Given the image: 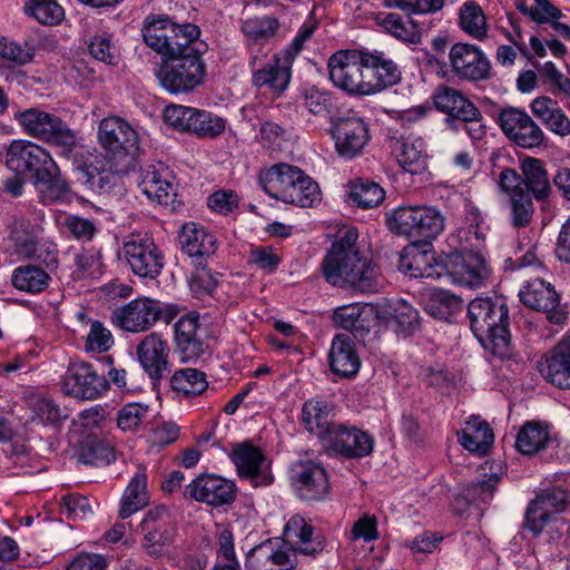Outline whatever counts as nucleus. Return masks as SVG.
<instances>
[{
	"mask_svg": "<svg viewBox=\"0 0 570 570\" xmlns=\"http://www.w3.org/2000/svg\"><path fill=\"white\" fill-rule=\"evenodd\" d=\"M263 189L273 198L299 207H313L321 200L316 181L298 167L287 164L272 166L261 176Z\"/></svg>",
	"mask_w": 570,
	"mask_h": 570,
	"instance_id": "5",
	"label": "nucleus"
},
{
	"mask_svg": "<svg viewBox=\"0 0 570 570\" xmlns=\"http://www.w3.org/2000/svg\"><path fill=\"white\" fill-rule=\"evenodd\" d=\"M391 316L402 332H410L419 325L417 311L403 299L391 306Z\"/></svg>",
	"mask_w": 570,
	"mask_h": 570,
	"instance_id": "64",
	"label": "nucleus"
},
{
	"mask_svg": "<svg viewBox=\"0 0 570 570\" xmlns=\"http://www.w3.org/2000/svg\"><path fill=\"white\" fill-rule=\"evenodd\" d=\"M229 458L239 476L249 479L256 487L271 484L273 479L265 472L266 456L258 446L248 441L235 444Z\"/></svg>",
	"mask_w": 570,
	"mask_h": 570,
	"instance_id": "24",
	"label": "nucleus"
},
{
	"mask_svg": "<svg viewBox=\"0 0 570 570\" xmlns=\"http://www.w3.org/2000/svg\"><path fill=\"white\" fill-rule=\"evenodd\" d=\"M114 345L111 332L99 321L90 324L86 338V351L92 353H105Z\"/></svg>",
	"mask_w": 570,
	"mask_h": 570,
	"instance_id": "60",
	"label": "nucleus"
},
{
	"mask_svg": "<svg viewBox=\"0 0 570 570\" xmlns=\"http://www.w3.org/2000/svg\"><path fill=\"white\" fill-rule=\"evenodd\" d=\"M195 109L193 107L171 105L164 109V120L179 131L191 132Z\"/></svg>",
	"mask_w": 570,
	"mask_h": 570,
	"instance_id": "61",
	"label": "nucleus"
},
{
	"mask_svg": "<svg viewBox=\"0 0 570 570\" xmlns=\"http://www.w3.org/2000/svg\"><path fill=\"white\" fill-rule=\"evenodd\" d=\"M32 421L40 423H58L67 417V414L51 400L35 396L30 400Z\"/></svg>",
	"mask_w": 570,
	"mask_h": 570,
	"instance_id": "58",
	"label": "nucleus"
},
{
	"mask_svg": "<svg viewBox=\"0 0 570 570\" xmlns=\"http://www.w3.org/2000/svg\"><path fill=\"white\" fill-rule=\"evenodd\" d=\"M179 244L184 253L202 265L217 250V238L206 227L197 223H186L179 234Z\"/></svg>",
	"mask_w": 570,
	"mask_h": 570,
	"instance_id": "27",
	"label": "nucleus"
},
{
	"mask_svg": "<svg viewBox=\"0 0 570 570\" xmlns=\"http://www.w3.org/2000/svg\"><path fill=\"white\" fill-rule=\"evenodd\" d=\"M169 354L167 340L157 332L144 336L136 346L137 360L153 381H159L169 372Z\"/></svg>",
	"mask_w": 570,
	"mask_h": 570,
	"instance_id": "23",
	"label": "nucleus"
},
{
	"mask_svg": "<svg viewBox=\"0 0 570 570\" xmlns=\"http://www.w3.org/2000/svg\"><path fill=\"white\" fill-rule=\"evenodd\" d=\"M283 540L285 548L273 540L254 547L246 557V570H295L298 554L315 558L325 548L324 537L298 514L285 524Z\"/></svg>",
	"mask_w": 570,
	"mask_h": 570,
	"instance_id": "2",
	"label": "nucleus"
},
{
	"mask_svg": "<svg viewBox=\"0 0 570 570\" xmlns=\"http://www.w3.org/2000/svg\"><path fill=\"white\" fill-rule=\"evenodd\" d=\"M61 513L71 520H85L92 514V508L88 498L77 493L61 498Z\"/></svg>",
	"mask_w": 570,
	"mask_h": 570,
	"instance_id": "62",
	"label": "nucleus"
},
{
	"mask_svg": "<svg viewBox=\"0 0 570 570\" xmlns=\"http://www.w3.org/2000/svg\"><path fill=\"white\" fill-rule=\"evenodd\" d=\"M14 119L29 136L61 149L62 157H69L75 149V134L57 116L39 108H29L14 114Z\"/></svg>",
	"mask_w": 570,
	"mask_h": 570,
	"instance_id": "8",
	"label": "nucleus"
},
{
	"mask_svg": "<svg viewBox=\"0 0 570 570\" xmlns=\"http://www.w3.org/2000/svg\"><path fill=\"white\" fill-rule=\"evenodd\" d=\"M225 120L206 110L195 109L191 132L199 137L215 138L225 130Z\"/></svg>",
	"mask_w": 570,
	"mask_h": 570,
	"instance_id": "56",
	"label": "nucleus"
},
{
	"mask_svg": "<svg viewBox=\"0 0 570 570\" xmlns=\"http://www.w3.org/2000/svg\"><path fill=\"white\" fill-rule=\"evenodd\" d=\"M328 78L334 87L348 96L364 97V63L362 49L334 52L327 61Z\"/></svg>",
	"mask_w": 570,
	"mask_h": 570,
	"instance_id": "9",
	"label": "nucleus"
},
{
	"mask_svg": "<svg viewBox=\"0 0 570 570\" xmlns=\"http://www.w3.org/2000/svg\"><path fill=\"white\" fill-rule=\"evenodd\" d=\"M444 275L459 285L479 287L489 278L490 268L479 252H455L444 259Z\"/></svg>",
	"mask_w": 570,
	"mask_h": 570,
	"instance_id": "16",
	"label": "nucleus"
},
{
	"mask_svg": "<svg viewBox=\"0 0 570 570\" xmlns=\"http://www.w3.org/2000/svg\"><path fill=\"white\" fill-rule=\"evenodd\" d=\"M400 267L415 278L439 279L444 276V261L436 262L434 253L416 247L404 248Z\"/></svg>",
	"mask_w": 570,
	"mask_h": 570,
	"instance_id": "31",
	"label": "nucleus"
},
{
	"mask_svg": "<svg viewBox=\"0 0 570 570\" xmlns=\"http://www.w3.org/2000/svg\"><path fill=\"white\" fill-rule=\"evenodd\" d=\"M336 153L346 159L360 155L368 142V126L357 116L341 117L331 128Z\"/></svg>",
	"mask_w": 570,
	"mask_h": 570,
	"instance_id": "20",
	"label": "nucleus"
},
{
	"mask_svg": "<svg viewBox=\"0 0 570 570\" xmlns=\"http://www.w3.org/2000/svg\"><path fill=\"white\" fill-rule=\"evenodd\" d=\"M470 327L480 344L492 354L510 353L509 311L499 297H476L468 306Z\"/></svg>",
	"mask_w": 570,
	"mask_h": 570,
	"instance_id": "4",
	"label": "nucleus"
},
{
	"mask_svg": "<svg viewBox=\"0 0 570 570\" xmlns=\"http://www.w3.org/2000/svg\"><path fill=\"white\" fill-rule=\"evenodd\" d=\"M364 63V97L376 95L401 80L397 65L384 52L362 49Z\"/></svg>",
	"mask_w": 570,
	"mask_h": 570,
	"instance_id": "19",
	"label": "nucleus"
},
{
	"mask_svg": "<svg viewBox=\"0 0 570 570\" xmlns=\"http://www.w3.org/2000/svg\"><path fill=\"white\" fill-rule=\"evenodd\" d=\"M176 316L171 305L150 297H138L116 308L112 322L124 332L138 334L148 332L157 322L169 324Z\"/></svg>",
	"mask_w": 570,
	"mask_h": 570,
	"instance_id": "7",
	"label": "nucleus"
},
{
	"mask_svg": "<svg viewBox=\"0 0 570 570\" xmlns=\"http://www.w3.org/2000/svg\"><path fill=\"white\" fill-rule=\"evenodd\" d=\"M170 386L183 396H196L206 391L208 382L204 372L186 367L175 371L170 377Z\"/></svg>",
	"mask_w": 570,
	"mask_h": 570,
	"instance_id": "42",
	"label": "nucleus"
},
{
	"mask_svg": "<svg viewBox=\"0 0 570 570\" xmlns=\"http://www.w3.org/2000/svg\"><path fill=\"white\" fill-rule=\"evenodd\" d=\"M498 125L507 136L521 148L539 147L544 140V132L535 121L523 110L507 107L498 115Z\"/></svg>",
	"mask_w": 570,
	"mask_h": 570,
	"instance_id": "17",
	"label": "nucleus"
},
{
	"mask_svg": "<svg viewBox=\"0 0 570 570\" xmlns=\"http://www.w3.org/2000/svg\"><path fill=\"white\" fill-rule=\"evenodd\" d=\"M0 57L17 66H24L33 59L35 47L27 41L19 43L0 36Z\"/></svg>",
	"mask_w": 570,
	"mask_h": 570,
	"instance_id": "57",
	"label": "nucleus"
},
{
	"mask_svg": "<svg viewBox=\"0 0 570 570\" xmlns=\"http://www.w3.org/2000/svg\"><path fill=\"white\" fill-rule=\"evenodd\" d=\"M435 108L458 120H475L482 117L480 110L461 91L450 86H440L433 94Z\"/></svg>",
	"mask_w": 570,
	"mask_h": 570,
	"instance_id": "29",
	"label": "nucleus"
},
{
	"mask_svg": "<svg viewBox=\"0 0 570 570\" xmlns=\"http://www.w3.org/2000/svg\"><path fill=\"white\" fill-rule=\"evenodd\" d=\"M348 198L361 208H373L384 200L385 191L377 183L360 178L352 184Z\"/></svg>",
	"mask_w": 570,
	"mask_h": 570,
	"instance_id": "45",
	"label": "nucleus"
},
{
	"mask_svg": "<svg viewBox=\"0 0 570 570\" xmlns=\"http://www.w3.org/2000/svg\"><path fill=\"white\" fill-rule=\"evenodd\" d=\"M511 224L515 228H523L532 222L534 205L532 196L527 191L514 194L509 198Z\"/></svg>",
	"mask_w": 570,
	"mask_h": 570,
	"instance_id": "53",
	"label": "nucleus"
},
{
	"mask_svg": "<svg viewBox=\"0 0 570 570\" xmlns=\"http://www.w3.org/2000/svg\"><path fill=\"white\" fill-rule=\"evenodd\" d=\"M139 527L144 534L142 547L149 556L156 558L164 554L176 535L171 514L165 505L149 509Z\"/></svg>",
	"mask_w": 570,
	"mask_h": 570,
	"instance_id": "14",
	"label": "nucleus"
},
{
	"mask_svg": "<svg viewBox=\"0 0 570 570\" xmlns=\"http://www.w3.org/2000/svg\"><path fill=\"white\" fill-rule=\"evenodd\" d=\"M386 224L396 235L431 240L444 230L445 217L434 206H400L386 214Z\"/></svg>",
	"mask_w": 570,
	"mask_h": 570,
	"instance_id": "6",
	"label": "nucleus"
},
{
	"mask_svg": "<svg viewBox=\"0 0 570 570\" xmlns=\"http://www.w3.org/2000/svg\"><path fill=\"white\" fill-rule=\"evenodd\" d=\"M279 28V22L272 16L253 17L246 19L242 24V31L249 40V56L254 53H268L263 43L275 36Z\"/></svg>",
	"mask_w": 570,
	"mask_h": 570,
	"instance_id": "37",
	"label": "nucleus"
},
{
	"mask_svg": "<svg viewBox=\"0 0 570 570\" xmlns=\"http://www.w3.org/2000/svg\"><path fill=\"white\" fill-rule=\"evenodd\" d=\"M122 255L134 274L156 278L164 266L161 252L148 233H132L122 242Z\"/></svg>",
	"mask_w": 570,
	"mask_h": 570,
	"instance_id": "10",
	"label": "nucleus"
},
{
	"mask_svg": "<svg viewBox=\"0 0 570 570\" xmlns=\"http://www.w3.org/2000/svg\"><path fill=\"white\" fill-rule=\"evenodd\" d=\"M531 111L551 132L560 137L570 135V119L558 101L547 96L538 97L531 102Z\"/></svg>",
	"mask_w": 570,
	"mask_h": 570,
	"instance_id": "36",
	"label": "nucleus"
},
{
	"mask_svg": "<svg viewBox=\"0 0 570 570\" xmlns=\"http://www.w3.org/2000/svg\"><path fill=\"white\" fill-rule=\"evenodd\" d=\"M39 224L24 217H16L11 226V237L17 246L29 248L37 238Z\"/></svg>",
	"mask_w": 570,
	"mask_h": 570,
	"instance_id": "63",
	"label": "nucleus"
},
{
	"mask_svg": "<svg viewBox=\"0 0 570 570\" xmlns=\"http://www.w3.org/2000/svg\"><path fill=\"white\" fill-rule=\"evenodd\" d=\"M461 306V299L448 292L440 291L434 293L431 301L426 304V311L434 317L448 320Z\"/></svg>",
	"mask_w": 570,
	"mask_h": 570,
	"instance_id": "59",
	"label": "nucleus"
},
{
	"mask_svg": "<svg viewBox=\"0 0 570 570\" xmlns=\"http://www.w3.org/2000/svg\"><path fill=\"white\" fill-rule=\"evenodd\" d=\"M173 22L168 16L150 14L145 19L142 36L146 45L158 51L164 46V38L173 32Z\"/></svg>",
	"mask_w": 570,
	"mask_h": 570,
	"instance_id": "46",
	"label": "nucleus"
},
{
	"mask_svg": "<svg viewBox=\"0 0 570 570\" xmlns=\"http://www.w3.org/2000/svg\"><path fill=\"white\" fill-rule=\"evenodd\" d=\"M521 302L532 309L549 312L559 302V297L550 283L540 278L531 279L519 293Z\"/></svg>",
	"mask_w": 570,
	"mask_h": 570,
	"instance_id": "38",
	"label": "nucleus"
},
{
	"mask_svg": "<svg viewBox=\"0 0 570 570\" xmlns=\"http://www.w3.org/2000/svg\"><path fill=\"white\" fill-rule=\"evenodd\" d=\"M357 232L354 228L340 230L331 249L323 259V275L336 287L355 291L377 292L383 278L372 258L361 254L356 246Z\"/></svg>",
	"mask_w": 570,
	"mask_h": 570,
	"instance_id": "1",
	"label": "nucleus"
},
{
	"mask_svg": "<svg viewBox=\"0 0 570 570\" xmlns=\"http://www.w3.org/2000/svg\"><path fill=\"white\" fill-rule=\"evenodd\" d=\"M199 35L200 30L196 24L177 23V32L175 33L170 58L200 56L199 49L195 47Z\"/></svg>",
	"mask_w": 570,
	"mask_h": 570,
	"instance_id": "49",
	"label": "nucleus"
},
{
	"mask_svg": "<svg viewBox=\"0 0 570 570\" xmlns=\"http://www.w3.org/2000/svg\"><path fill=\"white\" fill-rule=\"evenodd\" d=\"M185 495L218 508L230 504L235 500L236 485L233 481L216 474H202L186 487Z\"/></svg>",
	"mask_w": 570,
	"mask_h": 570,
	"instance_id": "22",
	"label": "nucleus"
},
{
	"mask_svg": "<svg viewBox=\"0 0 570 570\" xmlns=\"http://www.w3.org/2000/svg\"><path fill=\"white\" fill-rule=\"evenodd\" d=\"M525 528L535 537L546 528H556L559 535H563L569 531V527L562 517L550 515L533 501L529 504L525 512Z\"/></svg>",
	"mask_w": 570,
	"mask_h": 570,
	"instance_id": "43",
	"label": "nucleus"
},
{
	"mask_svg": "<svg viewBox=\"0 0 570 570\" xmlns=\"http://www.w3.org/2000/svg\"><path fill=\"white\" fill-rule=\"evenodd\" d=\"M445 0H383L386 8L397 9L407 16L432 14L442 10Z\"/></svg>",
	"mask_w": 570,
	"mask_h": 570,
	"instance_id": "55",
	"label": "nucleus"
},
{
	"mask_svg": "<svg viewBox=\"0 0 570 570\" xmlns=\"http://www.w3.org/2000/svg\"><path fill=\"white\" fill-rule=\"evenodd\" d=\"M539 371L548 383L558 389L570 390V334L546 354Z\"/></svg>",
	"mask_w": 570,
	"mask_h": 570,
	"instance_id": "26",
	"label": "nucleus"
},
{
	"mask_svg": "<svg viewBox=\"0 0 570 570\" xmlns=\"http://www.w3.org/2000/svg\"><path fill=\"white\" fill-rule=\"evenodd\" d=\"M6 164L11 171L31 180L45 205L62 203L70 194V185L51 154L35 142L12 141L7 149Z\"/></svg>",
	"mask_w": 570,
	"mask_h": 570,
	"instance_id": "3",
	"label": "nucleus"
},
{
	"mask_svg": "<svg viewBox=\"0 0 570 570\" xmlns=\"http://www.w3.org/2000/svg\"><path fill=\"white\" fill-rule=\"evenodd\" d=\"M459 443L469 452L479 455L489 453L494 442L490 424L478 415H472L465 426L456 432Z\"/></svg>",
	"mask_w": 570,
	"mask_h": 570,
	"instance_id": "34",
	"label": "nucleus"
},
{
	"mask_svg": "<svg viewBox=\"0 0 570 570\" xmlns=\"http://www.w3.org/2000/svg\"><path fill=\"white\" fill-rule=\"evenodd\" d=\"M149 502L147 491V476L144 473H136L129 481L121 501L119 509V517L127 519Z\"/></svg>",
	"mask_w": 570,
	"mask_h": 570,
	"instance_id": "41",
	"label": "nucleus"
},
{
	"mask_svg": "<svg viewBox=\"0 0 570 570\" xmlns=\"http://www.w3.org/2000/svg\"><path fill=\"white\" fill-rule=\"evenodd\" d=\"M393 154L399 165L412 175L421 174L428 167L426 147L421 137H402L395 142Z\"/></svg>",
	"mask_w": 570,
	"mask_h": 570,
	"instance_id": "35",
	"label": "nucleus"
},
{
	"mask_svg": "<svg viewBox=\"0 0 570 570\" xmlns=\"http://www.w3.org/2000/svg\"><path fill=\"white\" fill-rule=\"evenodd\" d=\"M78 458L83 464L108 465L115 460V453L109 443L95 438L82 443Z\"/></svg>",
	"mask_w": 570,
	"mask_h": 570,
	"instance_id": "48",
	"label": "nucleus"
},
{
	"mask_svg": "<svg viewBox=\"0 0 570 570\" xmlns=\"http://www.w3.org/2000/svg\"><path fill=\"white\" fill-rule=\"evenodd\" d=\"M11 281L17 289L36 294L47 288L50 276L40 267L27 265L16 268Z\"/></svg>",
	"mask_w": 570,
	"mask_h": 570,
	"instance_id": "44",
	"label": "nucleus"
},
{
	"mask_svg": "<svg viewBox=\"0 0 570 570\" xmlns=\"http://www.w3.org/2000/svg\"><path fill=\"white\" fill-rule=\"evenodd\" d=\"M291 480L297 495L306 501L323 500L330 492L325 468L313 460H299L291 466Z\"/></svg>",
	"mask_w": 570,
	"mask_h": 570,
	"instance_id": "18",
	"label": "nucleus"
},
{
	"mask_svg": "<svg viewBox=\"0 0 570 570\" xmlns=\"http://www.w3.org/2000/svg\"><path fill=\"white\" fill-rule=\"evenodd\" d=\"M325 445L338 455L357 459L372 453L374 440L355 426L338 424Z\"/></svg>",
	"mask_w": 570,
	"mask_h": 570,
	"instance_id": "25",
	"label": "nucleus"
},
{
	"mask_svg": "<svg viewBox=\"0 0 570 570\" xmlns=\"http://www.w3.org/2000/svg\"><path fill=\"white\" fill-rule=\"evenodd\" d=\"M550 442L549 426L542 422L528 421L517 434L515 448L524 455H533Z\"/></svg>",
	"mask_w": 570,
	"mask_h": 570,
	"instance_id": "40",
	"label": "nucleus"
},
{
	"mask_svg": "<svg viewBox=\"0 0 570 570\" xmlns=\"http://www.w3.org/2000/svg\"><path fill=\"white\" fill-rule=\"evenodd\" d=\"M268 53H252L248 65L252 69V83L255 88H268L274 94L283 92L291 80L292 61L286 60L283 52L274 55L266 62Z\"/></svg>",
	"mask_w": 570,
	"mask_h": 570,
	"instance_id": "13",
	"label": "nucleus"
},
{
	"mask_svg": "<svg viewBox=\"0 0 570 570\" xmlns=\"http://www.w3.org/2000/svg\"><path fill=\"white\" fill-rule=\"evenodd\" d=\"M328 360L332 372L342 377L355 376L361 367V358L356 352L354 341L346 334L335 335Z\"/></svg>",
	"mask_w": 570,
	"mask_h": 570,
	"instance_id": "30",
	"label": "nucleus"
},
{
	"mask_svg": "<svg viewBox=\"0 0 570 570\" xmlns=\"http://www.w3.org/2000/svg\"><path fill=\"white\" fill-rule=\"evenodd\" d=\"M175 342L184 361L197 358L204 351V341L199 334V316L189 313L175 324Z\"/></svg>",
	"mask_w": 570,
	"mask_h": 570,
	"instance_id": "32",
	"label": "nucleus"
},
{
	"mask_svg": "<svg viewBox=\"0 0 570 570\" xmlns=\"http://www.w3.org/2000/svg\"><path fill=\"white\" fill-rule=\"evenodd\" d=\"M101 148L115 159L135 158L140 150L138 132L120 117L104 118L98 126Z\"/></svg>",
	"mask_w": 570,
	"mask_h": 570,
	"instance_id": "12",
	"label": "nucleus"
},
{
	"mask_svg": "<svg viewBox=\"0 0 570 570\" xmlns=\"http://www.w3.org/2000/svg\"><path fill=\"white\" fill-rule=\"evenodd\" d=\"M301 420L306 431L316 435L325 444L340 424L334 421L332 406L327 402L317 399L304 403Z\"/></svg>",
	"mask_w": 570,
	"mask_h": 570,
	"instance_id": "28",
	"label": "nucleus"
},
{
	"mask_svg": "<svg viewBox=\"0 0 570 570\" xmlns=\"http://www.w3.org/2000/svg\"><path fill=\"white\" fill-rule=\"evenodd\" d=\"M27 10L42 24H57L65 16V10L57 0H29Z\"/></svg>",
	"mask_w": 570,
	"mask_h": 570,
	"instance_id": "54",
	"label": "nucleus"
},
{
	"mask_svg": "<svg viewBox=\"0 0 570 570\" xmlns=\"http://www.w3.org/2000/svg\"><path fill=\"white\" fill-rule=\"evenodd\" d=\"M70 157L73 158L76 169L83 174L85 180L88 177L94 176V173H100L111 167L106 157L96 149H85L82 147H78L76 142L75 149L68 158Z\"/></svg>",
	"mask_w": 570,
	"mask_h": 570,
	"instance_id": "47",
	"label": "nucleus"
},
{
	"mask_svg": "<svg viewBox=\"0 0 570 570\" xmlns=\"http://www.w3.org/2000/svg\"><path fill=\"white\" fill-rule=\"evenodd\" d=\"M451 71L461 80L479 81L490 77L491 65L487 56L475 46L455 43L449 52Z\"/></svg>",
	"mask_w": 570,
	"mask_h": 570,
	"instance_id": "21",
	"label": "nucleus"
},
{
	"mask_svg": "<svg viewBox=\"0 0 570 570\" xmlns=\"http://www.w3.org/2000/svg\"><path fill=\"white\" fill-rule=\"evenodd\" d=\"M376 23L386 32L409 43H417L420 35L413 26H407L397 13H379Z\"/></svg>",
	"mask_w": 570,
	"mask_h": 570,
	"instance_id": "51",
	"label": "nucleus"
},
{
	"mask_svg": "<svg viewBox=\"0 0 570 570\" xmlns=\"http://www.w3.org/2000/svg\"><path fill=\"white\" fill-rule=\"evenodd\" d=\"M150 416V409L142 403H128L117 414V425L124 432L138 431Z\"/></svg>",
	"mask_w": 570,
	"mask_h": 570,
	"instance_id": "52",
	"label": "nucleus"
},
{
	"mask_svg": "<svg viewBox=\"0 0 570 570\" xmlns=\"http://www.w3.org/2000/svg\"><path fill=\"white\" fill-rule=\"evenodd\" d=\"M157 77L171 94L189 92L203 82L205 63L200 56L169 58L160 66Z\"/></svg>",
	"mask_w": 570,
	"mask_h": 570,
	"instance_id": "11",
	"label": "nucleus"
},
{
	"mask_svg": "<svg viewBox=\"0 0 570 570\" xmlns=\"http://www.w3.org/2000/svg\"><path fill=\"white\" fill-rule=\"evenodd\" d=\"M108 387L107 379L86 362L70 363L62 381L65 394L79 400H97L108 391Z\"/></svg>",
	"mask_w": 570,
	"mask_h": 570,
	"instance_id": "15",
	"label": "nucleus"
},
{
	"mask_svg": "<svg viewBox=\"0 0 570 570\" xmlns=\"http://www.w3.org/2000/svg\"><path fill=\"white\" fill-rule=\"evenodd\" d=\"M460 26L475 39H483L487 36L485 16L481 7L475 2H468L461 7Z\"/></svg>",
	"mask_w": 570,
	"mask_h": 570,
	"instance_id": "50",
	"label": "nucleus"
},
{
	"mask_svg": "<svg viewBox=\"0 0 570 570\" xmlns=\"http://www.w3.org/2000/svg\"><path fill=\"white\" fill-rule=\"evenodd\" d=\"M142 194L160 205H169L176 195L171 184V174L168 168L148 166L141 171L138 184Z\"/></svg>",
	"mask_w": 570,
	"mask_h": 570,
	"instance_id": "33",
	"label": "nucleus"
},
{
	"mask_svg": "<svg viewBox=\"0 0 570 570\" xmlns=\"http://www.w3.org/2000/svg\"><path fill=\"white\" fill-rule=\"evenodd\" d=\"M523 186L537 200L546 199L550 191V180L542 160L533 157H525L521 161Z\"/></svg>",
	"mask_w": 570,
	"mask_h": 570,
	"instance_id": "39",
	"label": "nucleus"
}]
</instances>
